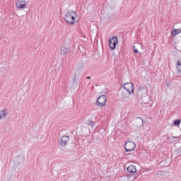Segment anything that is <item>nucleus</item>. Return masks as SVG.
Wrapping results in <instances>:
<instances>
[{
  "label": "nucleus",
  "mask_w": 181,
  "mask_h": 181,
  "mask_svg": "<svg viewBox=\"0 0 181 181\" xmlns=\"http://www.w3.org/2000/svg\"><path fill=\"white\" fill-rule=\"evenodd\" d=\"M86 78H87L88 80H90V79L91 78V77L87 76Z\"/></svg>",
  "instance_id": "obj_20"
},
{
  "label": "nucleus",
  "mask_w": 181,
  "mask_h": 181,
  "mask_svg": "<svg viewBox=\"0 0 181 181\" xmlns=\"http://www.w3.org/2000/svg\"><path fill=\"white\" fill-rule=\"evenodd\" d=\"M107 103V96L105 95H100L98 97L96 105L98 107H105V104Z\"/></svg>",
  "instance_id": "obj_5"
},
{
  "label": "nucleus",
  "mask_w": 181,
  "mask_h": 181,
  "mask_svg": "<svg viewBox=\"0 0 181 181\" xmlns=\"http://www.w3.org/2000/svg\"><path fill=\"white\" fill-rule=\"evenodd\" d=\"M117 45H118V37L117 36H113L109 38V46L110 47V50L115 49Z\"/></svg>",
  "instance_id": "obj_3"
},
{
  "label": "nucleus",
  "mask_w": 181,
  "mask_h": 181,
  "mask_svg": "<svg viewBox=\"0 0 181 181\" xmlns=\"http://www.w3.org/2000/svg\"><path fill=\"white\" fill-rule=\"evenodd\" d=\"M173 124L175 126V127H179L180 125V120H175L174 122H173Z\"/></svg>",
  "instance_id": "obj_15"
},
{
  "label": "nucleus",
  "mask_w": 181,
  "mask_h": 181,
  "mask_svg": "<svg viewBox=\"0 0 181 181\" xmlns=\"http://www.w3.org/2000/svg\"><path fill=\"white\" fill-rule=\"evenodd\" d=\"M121 181H129V178L127 175H123L120 177Z\"/></svg>",
  "instance_id": "obj_13"
},
{
  "label": "nucleus",
  "mask_w": 181,
  "mask_h": 181,
  "mask_svg": "<svg viewBox=\"0 0 181 181\" xmlns=\"http://www.w3.org/2000/svg\"><path fill=\"white\" fill-rule=\"evenodd\" d=\"M70 53V47L67 45H63L61 47L60 54L62 56H66V54H69Z\"/></svg>",
  "instance_id": "obj_7"
},
{
  "label": "nucleus",
  "mask_w": 181,
  "mask_h": 181,
  "mask_svg": "<svg viewBox=\"0 0 181 181\" xmlns=\"http://www.w3.org/2000/svg\"><path fill=\"white\" fill-rule=\"evenodd\" d=\"M136 148V145L133 141H127L124 144V148L126 152H132V151H135Z\"/></svg>",
  "instance_id": "obj_2"
},
{
  "label": "nucleus",
  "mask_w": 181,
  "mask_h": 181,
  "mask_svg": "<svg viewBox=\"0 0 181 181\" xmlns=\"http://www.w3.org/2000/svg\"><path fill=\"white\" fill-rule=\"evenodd\" d=\"M86 125H88L89 127H93L94 125V122L91 120H88L86 122Z\"/></svg>",
  "instance_id": "obj_14"
},
{
  "label": "nucleus",
  "mask_w": 181,
  "mask_h": 181,
  "mask_svg": "<svg viewBox=\"0 0 181 181\" xmlns=\"http://www.w3.org/2000/svg\"><path fill=\"white\" fill-rule=\"evenodd\" d=\"M122 87L129 94H132L134 93V84L132 83H125L123 84Z\"/></svg>",
  "instance_id": "obj_6"
},
{
  "label": "nucleus",
  "mask_w": 181,
  "mask_h": 181,
  "mask_svg": "<svg viewBox=\"0 0 181 181\" xmlns=\"http://www.w3.org/2000/svg\"><path fill=\"white\" fill-rule=\"evenodd\" d=\"M137 118H138V119L141 120V125H142V127H144V119H142V118H141V117H137Z\"/></svg>",
  "instance_id": "obj_18"
},
{
  "label": "nucleus",
  "mask_w": 181,
  "mask_h": 181,
  "mask_svg": "<svg viewBox=\"0 0 181 181\" xmlns=\"http://www.w3.org/2000/svg\"><path fill=\"white\" fill-rule=\"evenodd\" d=\"M78 68V69H83L84 68V63H83L82 62H79Z\"/></svg>",
  "instance_id": "obj_16"
},
{
  "label": "nucleus",
  "mask_w": 181,
  "mask_h": 181,
  "mask_svg": "<svg viewBox=\"0 0 181 181\" xmlns=\"http://www.w3.org/2000/svg\"><path fill=\"white\" fill-rule=\"evenodd\" d=\"M122 100H127V98H129V95L128 93L123 92L121 93Z\"/></svg>",
  "instance_id": "obj_11"
},
{
  "label": "nucleus",
  "mask_w": 181,
  "mask_h": 181,
  "mask_svg": "<svg viewBox=\"0 0 181 181\" xmlns=\"http://www.w3.org/2000/svg\"><path fill=\"white\" fill-rule=\"evenodd\" d=\"M134 49V53H135L136 54L139 53V52L138 51V49L135 48V46L133 47Z\"/></svg>",
  "instance_id": "obj_17"
},
{
  "label": "nucleus",
  "mask_w": 181,
  "mask_h": 181,
  "mask_svg": "<svg viewBox=\"0 0 181 181\" xmlns=\"http://www.w3.org/2000/svg\"><path fill=\"white\" fill-rule=\"evenodd\" d=\"M127 172L129 173H136V167L134 165H131L127 168Z\"/></svg>",
  "instance_id": "obj_10"
},
{
  "label": "nucleus",
  "mask_w": 181,
  "mask_h": 181,
  "mask_svg": "<svg viewBox=\"0 0 181 181\" xmlns=\"http://www.w3.org/2000/svg\"><path fill=\"white\" fill-rule=\"evenodd\" d=\"M69 142H70V136H62L59 139V146H61V148H64V146L69 145Z\"/></svg>",
  "instance_id": "obj_4"
},
{
  "label": "nucleus",
  "mask_w": 181,
  "mask_h": 181,
  "mask_svg": "<svg viewBox=\"0 0 181 181\" xmlns=\"http://www.w3.org/2000/svg\"><path fill=\"white\" fill-rule=\"evenodd\" d=\"M76 18H77V13L76 11L74 10H69L65 15L64 19L66 23H69V25H74L77 22Z\"/></svg>",
  "instance_id": "obj_1"
},
{
  "label": "nucleus",
  "mask_w": 181,
  "mask_h": 181,
  "mask_svg": "<svg viewBox=\"0 0 181 181\" xmlns=\"http://www.w3.org/2000/svg\"><path fill=\"white\" fill-rule=\"evenodd\" d=\"M136 45H139L141 47H142V45H139V43H136Z\"/></svg>",
  "instance_id": "obj_21"
},
{
  "label": "nucleus",
  "mask_w": 181,
  "mask_h": 181,
  "mask_svg": "<svg viewBox=\"0 0 181 181\" xmlns=\"http://www.w3.org/2000/svg\"><path fill=\"white\" fill-rule=\"evenodd\" d=\"M8 114H9V112L8 111L7 109L0 110V121H1V119H5V118H6V115H8Z\"/></svg>",
  "instance_id": "obj_9"
},
{
  "label": "nucleus",
  "mask_w": 181,
  "mask_h": 181,
  "mask_svg": "<svg viewBox=\"0 0 181 181\" xmlns=\"http://www.w3.org/2000/svg\"><path fill=\"white\" fill-rule=\"evenodd\" d=\"M180 33H181V29L180 28L175 29L172 32V35H173V36H176V35H179Z\"/></svg>",
  "instance_id": "obj_12"
},
{
  "label": "nucleus",
  "mask_w": 181,
  "mask_h": 181,
  "mask_svg": "<svg viewBox=\"0 0 181 181\" xmlns=\"http://www.w3.org/2000/svg\"><path fill=\"white\" fill-rule=\"evenodd\" d=\"M26 5H28L26 1L20 0L16 4V7L17 9H25L26 8Z\"/></svg>",
  "instance_id": "obj_8"
},
{
  "label": "nucleus",
  "mask_w": 181,
  "mask_h": 181,
  "mask_svg": "<svg viewBox=\"0 0 181 181\" xmlns=\"http://www.w3.org/2000/svg\"><path fill=\"white\" fill-rule=\"evenodd\" d=\"M142 90H145V88H139V91H142Z\"/></svg>",
  "instance_id": "obj_19"
}]
</instances>
